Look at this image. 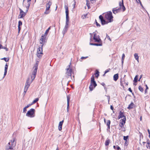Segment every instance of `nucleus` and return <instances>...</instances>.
<instances>
[{
	"label": "nucleus",
	"mask_w": 150,
	"mask_h": 150,
	"mask_svg": "<svg viewBox=\"0 0 150 150\" xmlns=\"http://www.w3.org/2000/svg\"><path fill=\"white\" fill-rule=\"evenodd\" d=\"M34 69L32 72V75L31 76V79L32 80L31 81H29L30 79L28 78L26 80L25 85V86L24 89L28 90L30 85L34 79L35 77L36 73L37 72V69H38V64L36 63L34 67Z\"/></svg>",
	"instance_id": "obj_1"
},
{
	"label": "nucleus",
	"mask_w": 150,
	"mask_h": 150,
	"mask_svg": "<svg viewBox=\"0 0 150 150\" xmlns=\"http://www.w3.org/2000/svg\"><path fill=\"white\" fill-rule=\"evenodd\" d=\"M71 65V63H70L69 65L68 66L69 67L67 68L66 70V72L65 74V76L67 78H71V72L72 70L70 68V66Z\"/></svg>",
	"instance_id": "obj_2"
},
{
	"label": "nucleus",
	"mask_w": 150,
	"mask_h": 150,
	"mask_svg": "<svg viewBox=\"0 0 150 150\" xmlns=\"http://www.w3.org/2000/svg\"><path fill=\"white\" fill-rule=\"evenodd\" d=\"M43 45H42L41 46H39L37 52V56L39 58H40L42 56L43 54L42 53V47Z\"/></svg>",
	"instance_id": "obj_3"
},
{
	"label": "nucleus",
	"mask_w": 150,
	"mask_h": 150,
	"mask_svg": "<svg viewBox=\"0 0 150 150\" xmlns=\"http://www.w3.org/2000/svg\"><path fill=\"white\" fill-rule=\"evenodd\" d=\"M52 2L50 1H49L46 4V10L44 13L45 14H49L50 11V7L52 5Z\"/></svg>",
	"instance_id": "obj_4"
},
{
	"label": "nucleus",
	"mask_w": 150,
	"mask_h": 150,
	"mask_svg": "<svg viewBox=\"0 0 150 150\" xmlns=\"http://www.w3.org/2000/svg\"><path fill=\"white\" fill-rule=\"evenodd\" d=\"M105 18L109 22H111L113 21V17L111 11H109V12L105 14Z\"/></svg>",
	"instance_id": "obj_5"
},
{
	"label": "nucleus",
	"mask_w": 150,
	"mask_h": 150,
	"mask_svg": "<svg viewBox=\"0 0 150 150\" xmlns=\"http://www.w3.org/2000/svg\"><path fill=\"white\" fill-rule=\"evenodd\" d=\"M8 144L9 146L8 147L6 148V150H12L13 147H14L16 145L15 139H13V140H11L10 142H9Z\"/></svg>",
	"instance_id": "obj_6"
},
{
	"label": "nucleus",
	"mask_w": 150,
	"mask_h": 150,
	"mask_svg": "<svg viewBox=\"0 0 150 150\" xmlns=\"http://www.w3.org/2000/svg\"><path fill=\"white\" fill-rule=\"evenodd\" d=\"M35 110L34 109L32 108L28 111L26 114V116L30 117H34Z\"/></svg>",
	"instance_id": "obj_7"
},
{
	"label": "nucleus",
	"mask_w": 150,
	"mask_h": 150,
	"mask_svg": "<svg viewBox=\"0 0 150 150\" xmlns=\"http://www.w3.org/2000/svg\"><path fill=\"white\" fill-rule=\"evenodd\" d=\"M65 12L66 14V24H68L69 22V12L68 10V8L67 6H65Z\"/></svg>",
	"instance_id": "obj_8"
},
{
	"label": "nucleus",
	"mask_w": 150,
	"mask_h": 150,
	"mask_svg": "<svg viewBox=\"0 0 150 150\" xmlns=\"http://www.w3.org/2000/svg\"><path fill=\"white\" fill-rule=\"evenodd\" d=\"M99 18L101 22L102 25H104L107 24L108 23V22L106 21L103 18V16L101 15L99 16Z\"/></svg>",
	"instance_id": "obj_9"
},
{
	"label": "nucleus",
	"mask_w": 150,
	"mask_h": 150,
	"mask_svg": "<svg viewBox=\"0 0 150 150\" xmlns=\"http://www.w3.org/2000/svg\"><path fill=\"white\" fill-rule=\"evenodd\" d=\"M97 85L96 81L91 82V85L89 86V89L90 91H93V86H94V88H95L97 86Z\"/></svg>",
	"instance_id": "obj_10"
},
{
	"label": "nucleus",
	"mask_w": 150,
	"mask_h": 150,
	"mask_svg": "<svg viewBox=\"0 0 150 150\" xmlns=\"http://www.w3.org/2000/svg\"><path fill=\"white\" fill-rule=\"evenodd\" d=\"M46 36L45 35H42L41 36L40 40V43L41 44L43 45L44 44L45 42Z\"/></svg>",
	"instance_id": "obj_11"
},
{
	"label": "nucleus",
	"mask_w": 150,
	"mask_h": 150,
	"mask_svg": "<svg viewBox=\"0 0 150 150\" xmlns=\"http://www.w3.org/2000/svg\"><path fill=\"white\" fill-rule=\"evenodd\" d=\"M122 0V1L121 2V1L119 2V5L120 6V7H121V8L122 9L123 11H124L125 10L126 8L124 5L123 0Z\"/></svg>",
	"instance_id": "obj_12"
},
{
	"label": "nucleus",
	"mask_w": 150,
	"mask_h": 150,
	"mask_svg": "<svg viewBox=\"0 0 150 150\" xmlns=\"http://www.w3.org/2000/svg\"><path fill=\"white\" fill-rule=\"evenodd\" d=\"M68 24H66L64 28L63 29V30L62 31V33L63 34V36L64 35V34L67 32L68 30Z\"/></svg>",
	"instance_id": "obj_13"
},
{
	"label": "nucleus",
	"mask_w": 150,
	"mask_h": 150,
	"mask_svg": "<svg viewBox=\"0 0 150 150\" xmlns=\"http://www.w3.org/2000/svg\"><path fill=\"white\" fill-rule=\"evenodd\" d=\"M115 8H113L112 9V11L113 13L116 14L120 11V10L121 9V8L120 7L119 8L116 9H115Z\"/></svg>",
	"instance_id": "obj_14"
},
{
	"label": "nucleus",
	"mask_w": 150,
	"mask_h": 150,
	"mask_svg": "<svg viewBox=\"0 0 150 150\" xmlns=\"http://www.w3.org/2000/svg\"><path fill=\"white\" fill-rule=\"evenodd\" d=\"M26 11L25 12H20V14L18 16V18H20L24 17L26 15Z\"/></svg>",
	"instance_id": "obj_15"
},
{
	"label": "nucleus",
	"mask_w": 150,
	"mask_h": 150,
	"mask_svg": "<svg viewBox=\"0 0 150 150\" xmlns=\"http://www.w3.org/2000/svg\"><path fill=\"white\" fill-rule=\"evenodd\" d=\"M70 97L69 96H67V111L68 112L69 109V102L70 100Z\"/></svg>",
	"instance_id": "obj_16"
},
{
	"label": "nucleus",
	"mask_w": 150,
	"mask_h": 150,
	"mask_svg": "<svg viewBox=\"0 0 150 150\" xmlns=\"http://www.w3.org/2000/svg\"><path fill=\"white\" fill-rule=\"evenodd\" d=\"M31 1V0H27V5L25 6L26 8V12H27L29 9L30 4V1Z\"/></svg>",
	"instance_id": "obj_17"
},
{
	"label": "nucleus",
	"mask_w": 150,
	"mask_h": 150,
	"mask_svg": "<svg viewBox=\"0 0 150 150\" xmlns=\"http://www.w3.org/2000/svg\"><path fill=\"white\" fill-rule=\"evenodd\" d=\"M64 122V120L59 122L58 126V129L61 131L62 129V127L63 123Z\"/></svg>",
	"instance_id": "obj_18"
},
{
	"label": "nucleus",
	"mask_w": 150,
	"mask_h": 150,
	"mask_svg": "<svg viewBox=\"0 0 150 150\" xmlns=\"http://www.w3.org/2000/svg\"><path fill=\"white\" fill-rule=\"evenodd\" d=\"M125 116L124 115L123 112H121V111H120L119 113V115L118 117V119H120L121 118H122L123 117H125Z\"/></svg>",
	"instance_id": "obj_19"
},
{
	"label": "nucleus",
	"mask_w": 150,
	"mask_h": 150,
	"mask_svg": "<svg viewBox=\"0 0 150 150\" xmlns=\"http://www.w3.org/2000/svg\"><path fill=\"white\" fill-rule=\"evenodd\" d=\"M119 75L118 74H115L113 76V80L115 81H116L118 79Z\"/></svg>",
	"instance_id": "obj_20"
},
{
	"label": "nucleus",
	"mask_w": 150,
	"mask_h": 150,
	"mask_svg": "<svg viewBox=\"0 0 150 150\" xmlns=\"http://www.w3.org/2000/svg\"><path fill=\"white\" fill-rule=\"evenodd\" d=\"M134 105V104L133 103V102H131V103L129 105L127 108L128 109L130 110L133 108Z\"/></svg>",
	"instance_id": "obj_21"
},
{
	"label": "nucleus",
	"mask_w": 150,
	"mask_h": 150,
	"mask_svg": "<svg viewBox=\"0 0 150 150\" xmlns=\"http://www.w3.org/2000/svg\"><path fill=\"white\" fill-rule=\"evenodd\" d=\"M8 65L7 64V63H6L5 65V70H4V76H6V74L7 72V70L8 69Z\"/></svg>",
	"instance_id": "obj_22"
},
{
	"label": "nucleus",
	"mask_w": 150,
	"mask_h": 150,
	"mask_svg": "<svg viewBox=\"0 0 150 150\" xmlns=\"http://www.w3.org/2000/svg\"><path fill=\"white\" fill-rule=\"evenodd\" d=\"M93 39L95 40V42H101V40L98 37V38L96 37V38L93 37Z\"/></svg>",
	"instance_id": "obj_23"
},
{
	"label": "nucleus",
	"mask_w": 150,
	"mask_h": 150,
	"mask_svg": "<svg viewBox=\"0 0 150 150\" xmlns=\"http://www.w3.org/2000/svg\"><path fill=\"white\" fill-rule=\"evenodd\" d=\"M111 123V121L110 120H108L107 121V122L106 123V125L107 126V130L110 129V125Z\"/></svg>",
	"instance_id": "obj_24"
},
{
	"label": "nucleus",
	"mask_w": 150,
	"mask_h": 150,
	"mask_svg": "<svg viewBox=\"0 0 150 150\" xmlns=\"http://www.w3.org/2000/svg\"><path fill=\"white\" fill-rule=\"evenodd\" d=\"M90 45H95V46H102V43H90Z\"/></svg>",
	"instance_id": "obj_25"
},
{
	"label": "nucleus",
	"mask_w": 150,
	"mask_h": 150,
	"mask_svg": "<svg viewBox=\"0 0 150 150\" xmlns=\"http://www.w3.org/2000/svg\"><path fill=\"white\" fill-rule=\"evenodd\" d=\"M134 56L135 59L138 62H139V57L138 54L137 53H135L134 54Z\"/></svg>",
	"instance_id": "obj_26"
},
{
	"label": "nucleus",
	"mask_w": 150,
	"mask_h": 150,
	"mask_svg": "<svg viewBox=\"0 0 150 150\" xmlns=\"http://www.w3.org/2000/svg\"><path fill=\"white\" fill-rule=\"evenodd\" d=\"M99 72L98 70H96V72L95 74V76L97 78L98 77V76L99 75Z\"/></svg>",
	"instance_id": "obj_27"
},
{
	"label": "nucleus",
	"mask_w": 150,
	"mask_h": 150,
	"mask_svg": "<svg viewBox=\"0 0 150 150\" xmlns=\"http://www.w3.org/2000/svg\"><path fill=\"white\" fill-rule=\"evenodd\" d=\"M110 142V140L109 139H107L105 142V144L106 146H108Z\"/></svg>",
	"instance_id": "obj_28"
},
{
	"label": "nucleus",
	"mask_w": 150,
	"mask_h": 150,
	"mask_svg": "<svg viewBox=\"0 0 150 150\" xmlns=\"http://www.w3.org/2000/svg\"><path fill=\"white\" fill-rule=\"evenodd\" d=\"M138 76H139L138 75H137L135 76V78H134V82L136 83L137 82Z\"/></svg>",
	"instance_id": "obj_29"
},
{
	"label": "nucleus",
	"mask_w": 150,
	"mask_h": 150,
	"mask_svg": "<svg viewBox=\"0 0 150 150\" xmlns=\"http://www.w3.org/2000/svg\"><path fill=\"white\" fill-rule=\"evenodd\" d=\"M50 27H49L48 28V29L46 30L45 33H44V35H45V36H46L48 34V33L49 30H50Z\"/></svg>",
	"instance_id": "obj_30"
},
{
	"label": "nucleus",
	"mask_w": 150,
	"mask_h": 150,
	"mask_svg": "<svg viewBox=\"0 0 150 150\" xmlns=\"http://www.w3.org/2000/svg\"><path fill=\"white\" fill-rule=\"evenodd\" d=\"M113 148L115 149H116L117 150H120V147L118 145H117L116 146H114Z\"/></svg>",
	"instance_id": "obj_31"
},
{
	"label": "nucleus",
	"mask_w": 150,
	"mask_h": 150,
	"mask_svg": "<svg viewBox=\"0 0 150 150\" xmlns=\"http://www.w3.org/2000/svg\"><path fill=\"white\" fill-rule=\"evenodd\" d=\"M126 120V117L125 116V117H124L123 119H121L120 120V121L123 122V123L125 124V123Z\"/></svg>",
	"instance_id": "obj_32"
},
{
	"label": "nucleus",
	"mask_w": 150,
	"mask_h": 150,
	"mask_svg": "<svg viewBox=\"0 0 150 150\" xmlns=\"http://www.w3.org/2000/svg\"><path fill=\"white\" fill-rule=\"evenodd\" d=\"M1 59L4 60L6 62H8L9 60V58L4 57Z\"/></svg>",
	"instance_id": "obj_33"
},
{
	"label": "nucleus",
	"mask_w": 150,
	"mask_h": 150,
	"mask_svg": "<svg viewBox=\"0 0 150 150\" xmlns=\"http://www.w3.org/2000/svg\"><path fill=\"white\" fill-rule=\"evenodd\" d=\"M125 124L123 123V122H120L119 123V126L122 128L123 127L124 125Z\"/></svg>",
	"instance_id": "obj_34"
},
{
	"label": "nucleus",
	"mask_w": 150,
	"mask_h": 150,
	"mask_svg": "<svg viewBox=\"0 0 150 150\" xmlns=\"http://www.w3.org/2000/svg\"><path fill=\"white\" fill-rule=\"evenodd\" d=\"M39 100V98H37L35 99L32 102L31 104H33L34 103H35L36 102H37Z\"/></svg>",
	"instance_id": "obj_35"
},
{
	"label": "nucleus",
	"mask_w": 150,
	"mask_h": 150,
	"mask_svg": "<svg viewBox=\"0 0 150 150\" xmlns=\"http://www.w3.org/2000/svg\"><path fill=\"white\" fill-rule=\"evenodd\" d=\"M86 5L88 7V9H89L91 7H90V6L89 5V2L88 0H86Z\"/></svg>",
	"instance_id": "obj_36"
},
{
	"label": "nucleus",
	"mask_w": 150,
	"mask_h": 150,
	"mask_svg": "<svg viewBox=\"0 0 150 150\" xmlns=\"http://www.w3.org/2000/svg\"><path fill=\"white\" fill-rule=\"evenodd\" d=\"M95 81L94 77L93 76H92L91 78V82H94Z\"/></svg>",
	"instance_id": "obj_37"
},
{
	"label": "nucleus",
	"mask_w": 150,
	"mask_h": 150,
	"mask_svg": "<svg viewBox=\"0 0 150 150\" xmlns=\"http://www.w3.org/2000/svg\"><path fill=\"white\" fill-rule=\"evenodd\" d=\"M139 89L140 91H141L142 92L143 91V88L141 86H139Z\"/></svg>",
	"instance_id": "obj_38"
},
{
	"label": "nucleus",
	"mask_w": 150,
	"mask_h": 150,
	"mask_svg": "<svg viewBox=\"0 0 150 150\" xmlns=\"http://www.w3.org/2000/svg\"><path fill=\"white\" fill-rule=\"evenodd\" d=\"M128 137H129V136H124L123 139L124 140L127 141Z\"/></svg>",
	"instance_id": "obj_39"
},
{
	"label": "nucleus",
	"mask_w": 150,
	"mask_h": 150,
	"mask_svg": "<svg viewBox=\"0 0 150 150\" xmlns=\"http://www.w3.org/2000/svg\"><path fill=\"white\" fill-rule=\"evenodd\" d=\"M22 23L21 21H18V26H21L22 25Z\"/></svg>",
	"instance_id": "obj_40"
},
{
	"label": "nucleus",
	"mask_w": 150,
	"mask_h": 150,
	"mask_svg": "<svg viewBox=\"0 0 150 150\" xmlns=\"http://www.w3.org/2000/svg\"><path fill=\"white\" fill-rule=\"evenodd\" d=\"M146 147L147 149H150V144H147L146 146Z\"/></svg>",
	"instance_id": "obj_41"
},
{
	"label": "nucleus",
	"mask_w": 150,
	"mask_h": 150,
	"mask_svg": "<svg viewBox=\"0 0 150 150\" xmlns=\"http://www.w3.org/2000/svg\"><path fill=\"white\" fill-rule=\"evenodd\" d=\"M96 25L97 26L100 27V25L98 23V22H97L96 20Z\"/></svg>",
	"instance_id": "obj_42"
},
{
	"label": "nucleus",
	"mask_w": 150,
	"mask_h": 150,
	"mask_svg": "<svg viewBox=\"0 0 150 150\" xmlns=\"http://www.w3.org/2000/svg\"><path fill=\"white\" fill-rule=\"evenodd\" d=\"M138 2H139V3H140V5H141V6L142 7V8H144V7H143V5H142V3H141V1H140V0H138Z\"/></svg>",
	"instance_id": "obj_43"
},
{
	"label": "nucleus",
	"mask_w": 150,
	"mask_h": 150,
	"mask_svg": "<svg viewBox=\"0 0 150 150\" xmlns=\"http://www.w3.org/2000/svg\"><path fill=\"white\" fill-rule=\"evenodd\" d=\"M91 3L93 4H95L96 3V0H91Z\"/></svg>",
	"instance_id": "obj_44"
},
{
	"label": "nucleus",
	"mask_w": 150,
	"mask_h": 150,
	"mask_svg": "<svg viewBox=\"0 0 150 150\" xmlns=\"http://www.w3.org/2000/svg\"><path fill=\"white\" fill-rule=\"evenodd\" d=\"M1 48L5 49L6 50V51H8V49L6 47H5L2 46L1 47Z\"/></svg>",
	"instance_id": "obj_45"
},
{
	"label": "nucleus",
	"mask_w": 150,
	"mask_h": 150,
	"mask_svg": "<svg viewBox=\"0 0 150 150\" xmlns=\"http://www.w3.org/2000/svg\"><path fill=\"white\" fill-rule=\"evenodd\" d=\"M110 70V69H108L106 70L105 71V74H106V73L109 72Z\"/></svg>",
	"instance_id": "obj_46"
},
{
	"label": "nucleus",
	"mask_w": 150,
	"mask_h": 150,
	"mask_svg": "<svg viewBox=\"0 0 150 150\" xmlns=\"http://www.w3.org/2000/svg\"><path fill=\"white\" fill-rule=\"evenodd\" d=\"M27 89H24V93H23V95H25V93H26V92H27Z\"/></svg>",
	"instance_id": "obj_47"
},
{
	"label": "nucleus",
	"mask_w": 150,
	"mask_h": 150,
	"mask_svg": "<svg viewBox=\"0 0 150 150\" xmlns=\"http://www.w3.org/2000/svg\"><path fill=\"white\" fill-rule=\"evenodd\" d=\"M88 57H82L81 58V59H86Z\"/></svg>",
	"instance_id": "obj_48"
},
{
	"label": "nucleus",
	"mask_w": 150,
	"mask_h": 150,
	"mask_svg": "<svg viewBox=\"0 0 150 150\" xmlns=\"http://www.w3.org/2000/svg\"><path fill=\"white\" fill-rule=\"evenodd\" d=\"M125 55L124 54V53L122 55V59H124L125 58Z\"/></svg>",
	"instance_id": "obj_49"
},
{
	"label": "nucleus",
	"mask_w": 150,
	"mask_h": 150,
	"mask_svg": "<svg viewBox=\"0 0 150 150\" xmlns=\"http://www.w3.org/2000/svg\"><path fill=\"white\" fill-rule=\"evenodd\" d=\"M32 105V104H29L26 107H25L26 108H28L29 107H30V106H31Z\"/></svg>",
	"instance_id": "obj_50"
},
{
	"label": "nucleus",
	"mask_w": 150,
	"mask_h": 150,
	"mask_svg": "<svg viewBox=\"0 0 150 150\" xmlns=\"http://www.w3.org/2000/svg\"><path fill=\"white\" fill-rule=\"evenodd\" d=\"M27 108H26L25 107H24L23 109V112H25L26 111Z\"/></svg>",
	"instance_id": "obj_51"
},
{
	"label": "nucleus",
	"mask_w": 150,
	"mask_h": 150,
	"mask_svg": "<svg viewBox=\"0 0 150 150\" xmlns=\"http://www.w3.org/2000/svg\"><path fill=\"white\" fill-rule=\"evenodd\" d=\"M74 3L73 4V8H74L75 7V5L76 3V2L75 1V0H74Z\"/></svg>",
	"instance_id": "obj_52"
},
{
	"label": "nucleus",
	"mask_w": 150,
	"mask_h": 150,
	"mask_svg": "<svg viewBox=\"0 0 150 150\" xmlns=\"http://www.w3.org/2000/svg\"><path fill=\"white\" fill-rule=\"evenodd\" d=\"M18 33H19L20 30L21 29V28L20 27V26H18Z\"/></svg>",
	"instance_id": "obj_53"
},
{
	"label": "nucleus",
	"mask_w": 150,
	"mask_h": 150,
	"mask_svg": "<svg viewBox=\"0 0 150 150\" xmlns=\"http://www.w3.org/2000/svg\"><path fill=\"white\" fill-rule=\"evenodd\" d=\"M147 131L148 134H149V138H150V131L149 129H148L147 130Z\"/></svg>",
	"instance_id": "obj_54"
},
{
	"label": "nucleus",
	"mask_w": 150,
	"mask_h": 150,
	"mask_svg": "<svg viewBox=\"0 0 150 150\" xmlns=\"http://www.w3.org/2000/svg\"><path fill=\"white\" fill-rule=\"evenodd\" d=\"M146 143H147V144H150V141H149V139H148L147 140Z\"/></svg>",
	"instance_id": "obj_55"
},
{
	"label": "nucleus",
	"mask_w": 150,
	"mask_h": 150,
	"mask_svg": "<svg viewBox=\"0 0 150 150\" xmlns=\"http://www.w3.org/2000/svg\"><path fill=\"white\" fill-rule=\"evenodd\" d=\"M87 14H84L83 15V19H84L85 18H86V16H87Z\"/></svg>",
	"instance_id": "obj_56"
},
{
	"label": "nucleus",
	"mask_w": 150,
	"mask_h": 150,
	"mask_svg": "<svg viewBox=\"0 0 150 150\" xmlns=\"http://www.w3.org/2000/svg\"><path fill=\"white\" fill-rule=\"evenodd\" d=\"M93 35H94L93 37H95V38H96V37L97 36V34L96 33H93Z\"/></svg>",
	"instance_id": "obj_57"
},
{
	"label": "nucleus",
	"mask_w": 150,
	"mask_h": 150,
	"mask_svg": "<svg viewBox=\"0 0 150 150\" xmlns=\"http://www.w3.org/2000/svg\"><path fill=\"white\" fill-rule=\"evenodd\" d=\"M128 90L131 93H132V91L131 90V88H128Z\"/></svg>",
	"instance_id": "obj_58"
},
{
	"label": "nucleus",
	"mask_w": 150,
	"mask_h": 150,
	"mask_svg": "<svg viewBox=\"0 0 150 150\" xmlns=\"http://www.w3.org/2000/svg\"><path fill=\"white\" fill-rule=\"evenodd\" d=\"M110 109L111 110H113L114 108L112 105H111L110 107Z\"/></svg>",
	"instance_id": "obj_59"
},
{
	"label": "nucleus",
	"mask_w": 150,
	"mask_h": 150,
	"mask_svg": "<svg viewBox=\"0 0 150 150\" xmlns=\"http://www.w3.org/2000/svg\"><path fill=\"white\" fill-rule=\"evenodd\" d=\"M101 84L103 86L105 87V84L104 83H101Z\"/></svg>",
	"instance_id": "obj_60"
},
{
	"label": "nucleus",
	"mask_w": 150,
	"mask_h": 150,
	"mask_svg": "<svg viewBox=\"0 0 150 150\" xmlns=\"http://www.w3.org/2000/svg\"><path fill=\"white\" fill-rule=\"evenodd\" d=\"M120 85H121V86H123V83H122V81H121V80H120Z\"/></svg>",
	"instance_id": "obj_61"
},
{
	"label": "nucleus",
	"mask_w": 150,
	"mask_h": 150,
	"mask_svg": "<svg viewBox=\"0 0 150 150\" xmlns=\"http://www.w3.org/2000/svg\"><path fill=\"white\" fill-rule=\"evenodd\" d=\"M19 10H20V12H23V11L20 8H19Z\"/></svg>",
	"instance_id": "obj_62"
},
{
	"label": "nucleus",
	"mask_w": 150,
	"mask_h": 150,
	"mask_svg": "<svg viewBox=\"0 0 150 150\" xmlns=\"http://www.w3.org/2000/svg\"><path fill=\"white\" fill-rule=\"evenodd\" d=\"M142 75H141L140 76V78L139 80H138L139 81H140V79L142 77Z\"/></svg>",
	"instance_id": "obj_63"
},
{
	"label": "nucleus",
	"mask_w": 150,
	"mask_h": 150,
	"mask_svg": "<svg viewBox=\"0 0 150 150\" xmlns=\"http://www.w3.org/2000/svg\"><path fill=\"white\" fill-rule=\"evenodd\" d=\"M145 86H146V90H148V87L147 86V85H145Z\"/></svg>",
	"instance_id": "obj_64"
}]
</instances>
